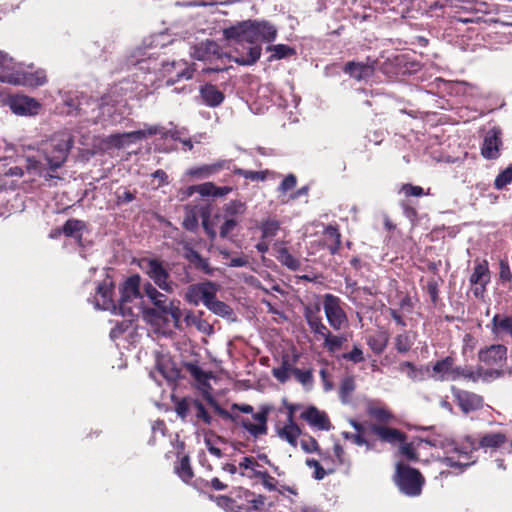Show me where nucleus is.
<instances>
[{
  "label": "nucleus",
  "instance_id": "obj_1",
  "mask_svg": "<svg viewBox=\"0 0 512 512\" xmlns=\"http://www.w3.org/2000/svg\"><path fill=\"white\" fill-rule=\"evenodd\" d=\"M223 35L230 43L251 45L247 53L235 58V62L241 65H252L261 56V47L258 43L274 41L277 29L268 21L246 20L224 29Z\"/></svg>",
  "mask_w": 512,
  "mask_h": 512
},
{
  "label": "nucleus",
  "instance_id": "obj_2",
  "mask_svg": "<svg viewBox=\"0 0 512 512\" xmlns=\"http://www.w3.org/2000/svg\"><path fill=\"white\" fill-rule=\"evenodd\" d=\"M506 441L507 438L503 433H487L480 438L479 443L471 436H465L461 441L448 438L439 440L437 445L444 453L440 462L446 467L463 472L464 469L475 463L473 453L478 448L496 449Z\"/></svg>",
  "mask_w": 512,
  "mask_h": 512
},
{
  "label": "nucleus",
  "instance_id": "obj_3",
  "mask_svg": "<svg viewBox=\"0 0 512 512\" xmlns=\"http://www.w3.org/2000/svg\"><path fill=\"white\" fill-rule=\"evenodd\" d=\"M69 132H60L41 143L37 155L27 156V169L45 178H53L49 171L60 168L67 159L72 146Z\"/></svg>",
  "mask_w": 512,
  "mask_h": 512
},
{
  "label": "nucleus",
  "instance_id": "obj_4",
  "mask_svg": "<svg viewBox=\"0 0 512 512\" xmlns=\"http://www.w3.org/2000/svg\"><path fill=\"white\" fill-rule=\"evenodd\" d=\"M479 367L473 369L475 382L478 380L491 381L503 375L507 361V348L502 344L484 347L478 352Z\"/></svg>",
  "mask_w": 512,
  "mask_h": 512
},
{
  "label": "nucleus",
  "instance_id": "obj_5",
  "mask_svg": "<svg viewBox=\"0 0 512 512\" xmlns=\"http://www.w3.org/2000/svg\"><path fill=\"white\" fill-rule=\"evenodd\" d=\"M0 82L15 86L37 87L47 82V76L43 69H34L31 65L15 63L12 73L0 76Z\"/></svg>",
  "mask_w": 512,
  "mask_h": 512
},
{
  "label": "nucleus",
  "instance_id": "obj_6",
  "mask_svg": "<svg viewBox=\"0 0 512 512\" xmlns=\"http://www.w3.org/2000/svg\"><path fill=\"white\" fill-rule=\"evenodd\" d=\"M430 376L436 381H457L465 379L475 382L472 367L455 366L454 360L451 357H446L437 361L433 367Z\"/></svg>",
  "mask_w": 512,
  "mask_h": 512
},
{
  "label": "nucleus",
  "instance_id": "obj_7",
  "mask_svg": "<svg viewBox=\"0 0 512 512\" xmlns=\"http://www.w3.org/2000/svg\"><path fill=\"white\" fill-rule=\"evenodd\" d=\"M160 132L161 129L159 126L152 125L146 126L144 129H139L136 131L111 134L105 139H103L102 147L104 149L125 148L130 146L131 144H135L143 139H146L149 136L158 134Z\"/></svg>",
  "mask_w": 512,
  "mask_h": 512
},
{
  "label": "nucleus",
  "instance_id": "obj_8",
  "mask_svg": "<svg viewBox=\"0 0 512 512\" xmlns=\"http://www.w3.org/2000/svg\"><path fill=\"white\" fill-rule=\"evenodd\" d=\"M395 481L402 493L412 497L420 495L424 483L418 470L402 463L396 466Z\"/></svg>",
  "mask_w": 512,
  "mask_h": 512
},
{
  "label": "nucleus",
  "instance_id": "obj_9",
  "mask_svg": "<svg viewBox=\"0 0 512 512\" xmlns=\"http://www.w3.org/2000/svg\"><path fill=\"white\" fill-rule=\"evenodd\" d=\"M140 276L133 275L123 284L121 289V299L119 303V314L130 316L134 314V308L140 309L141 295L139 291Z\"/></svg>",
  "mask_w": 512,
  "mask_h": 512
},
{
  "label": "nucleus",
  "instance_id": "obj_10",
  "mask_svg": "<svg viewBox=\"0 0 512 512\" xmlns=\"http://www.w3.org/2000/svg\"><path fill=\"white\" fill-rule=\"evenodd\" d=\"M145 295L155 305V307L163 314L170 315L175 327H179L181 318L183 317L180 309L179 301H168L167 297L159 292L152 284L147 283L144 286Z\"/></svg>",
  "mask_w": 512,
  "mask_h": 512
},
{
  "label": "nucleus",
  "instance_id": "obj_11",
  "mask_svg": "<svg viewBox=\"0 0 512 512\" xmlns=\"http://www.w3.org/2000/svg\"><path fill=\"white\" fill-rule=\"evenodd\" d=\"M218 505L231 510L236 508L237 512H253L259 510L264 505V498L247 490H240L234 499L225 496L220 497Z\"/></svg>",
  "mask_w": 512,
  "mask_h": 512
},
{
  "label": "nucleus",
  "instance_id": "obj_12",
  "mask_svg": "<svg viewBox=\"0 0 512 512\" xmlns=\"http://www.w3.org/2000/svg\"><path fill=\"white\" fill-rule=\"evenodd\" d=\"M270 408L263 406L261 410L251 416L241 417L233 416L234 422L241 426L251 437L257 439L264 436L268 432V415Z\"/></svg>",
  "mask_w": 512,
  "mask_h": 512
},
{
  "label": "nucleus",
  "instance_id": "obj_13",
  "mask_svg": "<svg viewBox=\"0 0 512 512\" xmlns=\"http://www.w3.org/2000/svg\"><path fill=\"white\" fill-rule=\"evenodd\" d=\"M323 309L329 325L334 330H341L347 327L348 318L342 308L341 300L338 297L332 294H325Z\"/></svg>",
  "mask_w": 512,
  "mask_h": 512
},
{
  "label": "nucleus",
  "instance_id": "obj_14",
  "mask_svg": "<svg viewBox=\"0 0 512 512\" xmlns=\"http://www.w3.org/2000/svg\"><path fill=\"white\" fill-rule=\"evenodd\" d=\"M140 266L160 289L167 293L174 291L176 285L170 280L168 271L158 260L143 259Z\"/></svg>",
  "mask_w": 512,
  "mask_h": 512
},
{
  "label": "nucleus",
  "instance_id": "obj_15",
  "mask_svg": "<svg viewBox=\"0 0 512 512\" xmlns=\"http://www.w3.org/2000/svg\"><path fill=\"white\" fill-rule=\"evenodd\" d=\"M218 286L210 281L194 284L188 287L185 299L190 304L197 306L199 303H206L216 296Z\"/></svg>",
  "mask_w": 512,
  "mask_h": 512
},
{
  "label": "nucleus",
  "instance_id": "obj_16",
  "mask_svg": "<svg viewBox=\"0 0 512 512\" xmlns=\"http://www.w3.org/2000/svg\"><path fill=\"white\" fill-rule=\"evenodd\" d=\"M113 283L111 279H105L97 286L94 296V304L97 309L108 310L113 314H119V305H116L112 299Z\"/></svg>",
  "mask_w": 512,
  "mask_h": 512
},
{
  "label": "nucleus",
  "instance_id": "obj_17",
  "mask_svg": "<svg viewBox=\"0 0 512 512\" xmlns=\"http://www.w3.org/2000/svg\"><path fill=\"white\" fill-rule=\"evenodd\" d=\"M8 105L14 114L20 116L36 115L41 108V104L36 99L25 95L10 98Z\"/></svg>",
  "mask_w": 512,
  "mask_h": 512
},
{
  "label": "nucleus",
  "instance_id": "obj_18",
  "mask_svg": "<svg viewBox=\"0 0 512 512\" xmlns=\"http://www.w3.org/2000/svg\"><path fill=\"white\" fill-rule=\"evenodd\" d=\"M160 72L163 77H167V86L173 85L181 78H192V70L186 67V62L184 61L163 63Z\"/></svg>",
  "mask_w": 512,
  "mask_h": 512
},
{
  "label": "nucleus",
  "instance_id": "obj_19",
  "mask_svg": "<svg viewBox=\"0 0 512 512\" xmlns=\"http://www.w3.org/2000/svg\"><path fill=\"white\" fill-rule=\"evenodd\" d=\"M502 146L501 131L493 127L484 136L481 154L485 159H497L500 156Z\"/></svg>",
  "mask_w": 512,
  "mask_h": 512
},
{
  "label": "nucleus",
  "instance_id": "obj_20",
  "mask_svg": "<svg viewBox=\"0 0 512 512\" xmlns=\"http://www.w3.org/2000/svg\"><path fill=\"white\" fill-rule=\"evenodd\" d=\"M300 418L308 423V425L317 430L328 431L331 429V423L324 411L319 410L315 406L303 408Z\"/></svg>",
  "mask_w": 512,
  "mask_h": 512
},
{
  "label": "nucleus",
  "instance_id": "obj_21",
  "mask_svg": "<svg viewBox=\"0 0 512 512\" xmlns=\"http://www.w3.org/2000/svg\"><path fill=\"white\" fill-rule=\"evenodd\" d=\"M230 161L218 160L211 164H204L198 167H192L186 171V175L194 179H206L209 178L224 169H228Z\"/></svg>",
  "mask_w": 512,
  "mask_h": 512
},
{
  "label": "nucleus",
  "instance_id": "obj_22",
  "mask_svg": "<svg viewBox=\"0 0 512 512\" xmlns=\"http://www.w3.org/2000/svg\"><path fill=\"white\" fill-rule=\"evenodd\" d=\"M490 280L489 269L486 261L479 262L475 265L473 273L470 276V283L475 288L473 293L476 297L482 296L485 287Z\"/></svg>",
  "mask_w": 512,
  "mask_h": 512
},
{
  "label": "nucleus",
  "instance_id": "obj_23",
  "mask_svg": "<svg viewBox=\"0 0 512 512\" xmlns=\"http://www.w3.org/2000/svg\"><path fill=\"white\" fill-rule=\"evenodd\" d=\"M191 56L200 61H212L221 57L219 46L212 40H206L194 46Z\"/></svg>",
  "mask_w": 512,
  "mask_h": 512
},
{
  "label": "nucleus",
  "instance_id": "obj_24",
  "mask_svg": "<svg viewBox=\"0 0 512 512\" xmlns=\"http://www.w3.org/2000/svg\"><path fill=\"white\" fill-rule=\"evenodd\" d=\"M456 399L464 413L476 411L483 406V399L481 396L467 391H458L456 393Z\"/></svg>",
  "mask_w": 512,
  "mask_h": 512
},
{
  "label": "nucleus",
  "instance_id": "obj_25",
  "mask_svg": "<svg viewBox=\"0 0 512 512\" xmlns=\"http://www.w3.org/2000/svg\"><path fill=\"white\" fill-rule=\"evenodd\" d=\"M276 433L281 440L286 441L292 447L298 445V438L301 435V429L297 424L285 423L276 426Z\"/></svg>",
  "mask_w": 512,
  "mask_h": 512
},
{
  "label": "nucleus",
  "instance_id": "obj_26",
  "mask_svg": "<svg viewBox=\"0 0 512 512\" xmlns=\"http://www.w3.org/2000/svg\"><path fill=\"white\" fill-rule=\"evenodd\" d=\"M263 472L262 466L253 457H244L239 462V474L243 477L259 478Z\"/></svg>",
  "mask_w": 512,
  "mask_h": 512
},
{
  "label": "nucleus",
  "instance_id": "obj_27",
  "mask_svg": "<svg viewBox=\"0 0 512 512\" xmlns=\"http://www.w3.org/2000/svg\"><path fill=\"white\" fill-rule=\"evenodd\" d=\"M200 93L204 103L210 107L219 106L224 100L223 93L216 86L211 84L203 86Z\"/></svg>",
  "mask_w": 512,
  "mask_h": 512
},
{
  "label": "nucleus",
  "instance_id": "obj_28",
  "mask_svg": "<svg viewBox=\"0 0 512 512\" xmlns=\"http://www.w3.org/2000/svg\"><path fill=\"white\" fill-rule=\"evenodd\" d=\"M345 71L353 78L363 80L372 76L374 67L371 64L349 62L345 67Z\"/></svg>",
  "mask_w": 512,
  "mask_h": 512
},
{
  "label": "nucleus",
  "instance_id": "obj_29",
  "mask_svg": "<svg viewBox=\"0 0 512 512\" xmlns=\"http://www.w3.org/2000/svg\"><path fill=\"white\" fill-rule=\"evenodd\" d=\"M196 192L203 197H223L231 192V188L224 186L218 187L212 182H206L199 185H195Z\"/></svg>",
  "mask_w": 512,
  "mask_h": 512
},
{
  "label": "nucleus",
  "instance_id": "obj_30",
  "mask_svg": "<svg viewBox=\"0 0 512 512\" xmlns=\"http://www.w3.org/2000/svg\"><path fill=\"white\" fill-rule=\"evenodd\" d=\"M491 330L496 336L506 333L512 337V317L496 314L492 319Z\"/></svg>",
  "mask_w": 512,
  "mask_h": 512
},
{
  "label": "nucleus",
  "instance_id": "obj_31",
  "mask_svg": "<svg viewBox=\"0 0 512 512\" xmlns=\"http://www.w3.org/2000/svg\"><path fill=\"white\" fill-rule=\"evenodd\" d=\"M373 431L381 440L385 442L398 443L403 442L404 440L403 434L396 429L375 426Z\"/></svg>",
  "mask_w": 512,
  "mask_h": 512
},
{
  "label": "nucleus",
  "instance_id": "obj_32",
  "mask_svg": "<svg viewBox=\"0 0 512 512\" xmlns=\"http://www.w3.org/2000/svg\"><path fill=\"white\" fill-rule=\"evenodd\" d=\"M324 241L331 254H335L340 246V233L337 228L328 226L324 230Z\"/></svg>",
  "mask_w": 512,
  "mask_h": 512
},
{
  "label": "nucleus",
  "instance_id": "obj_33",
  "mask_svg": "<svg viewBox=\"0 0 512 512\" xmlns=\"http://www.w3.org/2000/svg\"><path fill=\"white\" fill-rule=\"evenodd\" d=\"M65 105L67 106V110L65 111L67 114H73L74 112L76 114L78 113H87L86 108L84 105H93L96 106L97 104L93 102H89V100L85 99L84 97H81L79 99L78 97L74 98H67L65 99Z\"/></svg>",
  "mask_w": 512,
  "mask_h": 512
},
{
  "label": "nucleus",
  "instance_id": "obj_34",
  "mask_svg": "<svg viewBox=\"0 0 512 512\" xmlns=\"http://www.w3.org/2000/svg\"><path fill=\"white\" fill-rule=\"evenodd\" d=\"M388 339L386 332L379 331L368 338L367 344L376 354H380L385 350Z\"/></svg>",
  "mask_w": 512,
  "mask_h": 512
},
{
  "label": "nucleus",
  "instance_id": "obj_35",
  "mask_svg": "<svg viewBox=\"0 0 512 512\" xmlns=\"http://www.w3.org/2000/svg\"><path fill=\"white\" fill-rule=\"evenodd\" d=\"M156 372L160 373L169 382L176 380L179 374L174 365L165 359L158 361Z\"/></svg>",
  "mask_w": 512,
  "mask_h": 512
},
{
  "label": "nucleus",
  "instance_id": "obj_36",
  "mask_svg": "<svg viewBox=\"0 0 512 512\" xmlns=\"http://www.w3.org/2000/svg\"><path fill=\"white\" fill-rule=\"evenodd\" d=\"M175 472L186 483L193 478V471L187 456H183L175 466Z\"/></svg>",
  "mask_w": 512,
  "mask_h": 512
},
{
  "label": "nucleus",
  "instance_id": "obj_37",
  "mask_svg": "<svg viewBox=\"0 0 512 512\" xmlns=\"http://www.w3.org/2000/svg\"><path fill=\"white\" fill-rule=\"evenodd\" d=\"M184 256L187 260H189L192 264L196 265L198 268L204 271L209 270L208 261L202 258L198 252L193 250L188 245L184 246Z\"/></svg>",
  "mask_w": 512,
  "mask_h": 512
},
{
  "label": "nucleus",
  "instance_id": "obj_38",
  "mask_svg": "<svg viewBox=\"0 0 512 512\" xmlns=\"http://www.w3.org/2000/svg\"><path fill=\"white\" fill-rule=\"evenodd\" d=\"M214 314L229 317L232 314V309L222 301L216 299V296L210 299L205 305Z\"/></svg>",
  "mask_w": 512,
  "mask_h": 512
},
{
  "label": "nucleus",
  "instance_id": "obj_39",
  "mask_svg": "<svg viewBox=\"0 0 512 512\" xmlns=\"http://www.w3.org/2000/svg\"><path fill=\"white\" fill-rule=\"evenodd\" d=\"M277 259L291 270H297L300 267L299 260L292 256L286 248L279 249Z\"/></svg>",
  "mask_w": 512,
  "mask_h": 512
},
{
  "label": "nucleus",
  "instance_id": "obj_40",
  "mask_svg": "<svg viewBox=\"0 0 512 512\" xmlns=\"http://www.w3.org/2000/svg\"><path fill=\"white\" fill-rule=\"evenodd\" d=\"M224 444V440L216 436H207L205 438V445L208 451L217 458L222 456V445Z\"/></svg>",
  "mask_w": 512,
  "mask_h": 512
},
{
  "label": "nucleus",
  "instance_id": "obj_41",
  "mask_svg": "<svg viewBox=\"0 0 512 512\" xmlns=\"http://www.w3.org/2000/svg\"><path fill=\"white\" fill-rule=\"evenodd\" d=\"M84 227V222L76 219H70L64 224L62 231L66 236L78 237Z\"/></svg>",
  "mask_w": 512,
  "mask_h": 512
},
{
  "label": "nucleus",
  "instance_id": "obj_42",
  "mask_svg": "<svg viewBox=\"0 0 512 512\" xmlns=\"http://www.w3.org/2000/svg\"><path fill=\"white\" fill-rule=\"evenodd\" d=\"M355 390V381L353 377H345L340 385V397L343 403H347L352 392Z\"/></svg>",
  "mask_w": 512,
  "mask_h": 512
},
{
  "label": "nucleus",
  "instance_id": "obj_43",
  "mask_svg": "<svg viewBox=\"0 0 512 512\" xmlns=\"http://www.w3.org/2000/svg\"><path fill=\"white\" fill-rule=\"evenodd\" d=\"M280 228V223L276 219H267L261 224L262 238L274 237Z\"/></svg>",
  "mask_w": 512,
  "mask_h": 512
},
{
  "label": "nucleus",
  "instance_id": "obj_44",
  "mask_svg": "<svg viewBox=\"0 0 512 512\" xmlns=\"http://www.w3.org/2000/svg\"><path fill=\"white\" fill-rule=\"evenodd\" d=\"M414 343V336L409 333L400 334L395 339V346L398 352H407Z\"/></svg>",
  "mask_w": 512,
  "mask_h": 512
},
{
  "label": "nucleus",
  "instance_id": "obj_45",
  "mask_svg": "<svg viewBox=\"0 0 512 512\" xmlns=\"http://www.w3.org/2000/svg\"><path fill=\"white\" fill-rule=\"evenodd\" d=\"M512 183V165L508 166L498 174L494 181V186L497 190H502L507 185Z\"/></svg>",
  "mask_w": 512,
  "mask_h": 512
},
{
  "label": "nucleus",
  "instance_id": "obj_46",
  "mask_svg": "<svg viewBox=\"0 0 512 512\" xmlns=\"http://www.w3.org/2000/svg\"><path fill=\"white\" fill-rule=\"evenodd\" d=\"M268 50L270 52H272L271 58H274V59H282L286 56L294 54V50L284 44H277V45L269 46Z\"/></svg>",
  "mask_w": 512,
  "mask_h": 512
},
{
  "label": "nucleus",
  "instance_id": "obj_47",
  "mask_svg": "<svg viewBox=\"0 0 512 512\" xmlns=\"http://www.w3.org/2000/svg\"><path fill=\"white\" fill-rule=\"evenodd\" d=\"M15 63L11 57L0 51V76L11 74Z\"/></svg>",
  "mask_w": 512,
  "mask_h": 512
},
{
  "label": "nucleus",
  "instance_id": "obj_48",
  "mask_svg": "<svg viewBox=\"0 0 512 512\" xmlns=\"http://www.w3.org/2000/svg\"><path fill=\"white\" fill-rule=\"evenodd\" d=\"M344 342V338L339 336H334L330 332L327 336L324 337V346L330 352H335L339 350Z\"/></svg>",
  "mask_w": 512,
  "mask_h": 512
},
{
  "label": "nucleus",
  "instance_id": "obj_49",
  "mask_svg": "<svg viewBox=\"0 0 512 512\" xmlns=\"http://www.w3.org/2000/svg\"><path fill=\"white\" fill-rule=\"evenodd\" d=\"M245 211V204L240 201H232L225 206V216L234 218L236 215L243 214Z\"/></svg>",
  "mask_w": 512,
  "mask_h": 512
},
{
  "label": "nucleus",
  "instance_id": "obj_50",
  "mask_svg": "<svg viewBox=\"0 0 512 512\" xmlns=\"http://www.w3.org/2000/svg\"><path fill=\"white\" fill-rule=\"evenodd\" d=\"M306 465L313 471L312 475L316 480H322L327 474L320 463L313 458H308Z\"/></svg>",
  "mask_w": 512,
  "mask_h": 512
},
{
  "label": "nucleus",
  "instance_id": "obj_51",
  "mask_svg": "<svg viewBox=\"0 0 512 512\" xmlns=\"http://www.w3.org/2000/svg\"><path fill=\"white\" fill-rule=\"evenodd\" d=\"M267 171H250V170H243V169H237L235 170V174L240 175L246 179H249L251 181H263L266 178Z\"/></svg>",
  "mask_w": 512,
  "mask_h": 512
},
{
  "label": "nucleus",
  "instance_id": "obj_52",
  "mask_svg": "<svg viewBox=\"0 0 512 512\" xmlns=\"http://www.w3.org/2000/svg\"><path fill=\"white\" fill-rule=\"evenodd\" d=\"M193 411L198 419L202 420L204 423L209 424L211 422V417L206 411L203 404L197 400L192 402Z\"/></svg>",
  "mask_w": 512,
  "mask_h": 512
},
{
  "label": "nucleus",
  "instance_id": "obj_53",
  "mask_svg": "<svg viewBox=\"0 0 512 512\" xmlns=\"http://www.w3.org/2000/svg\"><path fill=\"white\" fill-rule=\"evenodd\" d=\"M319 314H320V305L318 303L313 304V305H307L304 308V317H305V320L307 321V324L320 318Z\"/></svg>",
  "mask_w": 512,
  "mask_h": 512
},
{
  "label": "nucleus",
  "instance_id": "obj_54",
  "mask_svg": "<svg viewBox=\"0 0 512 512\" xmlns=\"http://www.w3.org/2000/svg\"><path fill=\"white\" fill-rule=\"evenodd\" d=\"M185 319L188 324L195 325L200 331L208 333L212 329L211 326L207 322L201 320L200 318H198L190 313L186 314Z\"/></svg>",
  "mask_w": 512,
  "mask_h": 512
},
{
  "label": "nucleus",
  "instance_id": "obj_55",
  "mask_svg": "<svg viewBox=\"0 0 512 512\" xmlns=\"http://www.w3.org/2000/svg\"><path fill=\"white\" fill-rule=\"evenodd\" d=\"M193 401L194 400L181 399L176 403L175 410L182 419H184L187 416L190 410H193Z\"/></svg>",
  "mask_w": 512,
  "mask_h": 512
},
{
  "label": "nucleus",
  "instance_id": "obj_56",
  "mask_svg": "<svg viewBox=\"0 0 512 512\" xmlns=\"http://www.w3.org/2000/svg\"><path fill=\"white\" fill-rule=\"evenodd\" d=\"M168 315H163L159 310L155 309H145L143 310V318L146 322L151 324H157L160 319L167 317Z\"/></svg>",
  "mask_w": 512,
  "mask_h": 512
},
{
  "label": "nucleus",
  "instance_id": "obj_57",
  "mask_svg": "<svg viewBox=\"0 0 512 512\" xmlns=\"http://www.w3.org/2000/svg\"><path fill=\"white\" fill-rule=\"evenodd\" d=\"M308 326L314 334L323 338L330 332L328 328L323 324L321 317L311 323H308Z\"/></svg>",
  "mask_w": 512,
  "mask_h": 512
},
{
  "label": "nucleus",
  "instance_id": "obj_58",
  "mask_svg": "<svg viewBox=\"0 0 512 512\" xmlns=\"http://www.w3.org/2000/svg\"><path fill=\"white\" fill-rule=\"evenodd\" d=\"M237 226V221L234 218L224 217V222L220 227V236L223 238L228 237V235L235 229Z\"/></svg>",
  "mask_w": 512,
  "mask_h": 512
},
{
  "label": "nucleus",
  "instance_id": "obj_59",
  "mask_svg": "<svg viewBox=\"0 0 512 512\" xmlns=\"http://www.w3.org/2000/svg\"><path fill=\"white\" fill-rule=\"evenodd\" d=\"M284 407L286 409L287 419L286 423L290 424H296L295 422V412L299 409L303 410L304 407H302L300 404H290L286 401H284Z\"/></svg>",
  "mask_w": 512,
  "mask_h": 512
},
{
  "label": "nucleus",
  "instance_id": "obj_60",
  "mask_svg": "<svg viewBox=\"0 0 512 512\" xmlns=\"http://www.w3.org/2000/svg\"><path fill=\"white\" fill-rule=\"evenodd\" d=\"M297 180L293 174L287 175L279 186V190L283 193L293 189L296 186Z\"/></svg>",
  "mask_w": 512,
  "mask_h": 512
},
{
  "label": "nucleus",
  "instance_id": "obj_61",
  "mask_svg": "<svg viewBox=\"0 0 512 512\" xmlns=\"http://www.w3.org/2000/svg\"><path fill=\"white\" fill-rule=\"evenodd\" d=\"M401 192H403L406 196H416V197L424 194L422 187L414 186L411 184H404L401 187Z\"/></svg>",
  "mask_w": 512,
  "mask_h": 512
},
{
  "label": "nucleus",
  "instance_id": "obj_62",
  "mask_svg": "<svg viewBox=\"0 0 512 512\" xmlns=\"http://www.w3.org/2000/svg\"><path fill=\"white\" fill-rule=\"evenodd\" d=\"M301 448L306 453L316 452L318 450V443L312 437L304 438V439L301 440Z\"/></svg>",
  "mask_w": 512,
  "mask_h": 512
},
{
  "label": "nucleus",
  "instance_id": "obj_63",
  "mask_svg": "<svg viewBox=\"0 0 512 512\" xmlns=\"http://www.w3.org/2000/svg\"><path fill=\"white\" fill-rule=\"evenodd\" d=\"M259 479H261V483L262 485L268 489L269 491H273V490H276V484H277V481L274 477L270 476L268 473H266L265 471L261 474V476L259 477Z\"/></svg>",
  "mask_w": 512,
  "mask_h": 512
},
{
  "label": "nucleus",
  "instance_id": "obj_64",
  "mask_svg": "<svg viewBox=\"0 0 512 512\" xmlns=\"http://www.w3.org/2000/svg\"><path fill=\"white\" fill-rule=\"evenodd\" d=\"M344 358L354 363H360L364 361L362 350L356 346L349 353L345 354Z\"/></svg>",
  "mask_w": 512,
  "mask_h": 512
}]
</instances>
